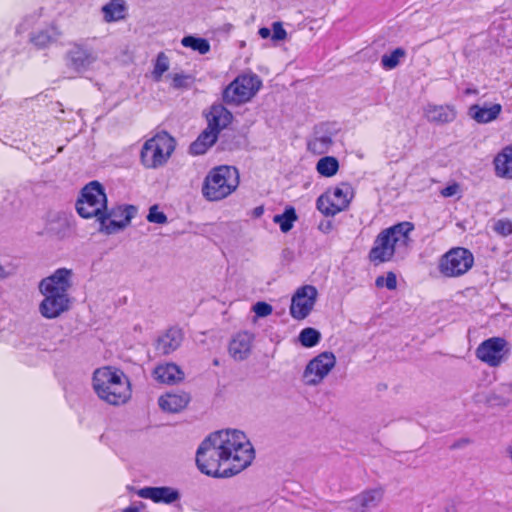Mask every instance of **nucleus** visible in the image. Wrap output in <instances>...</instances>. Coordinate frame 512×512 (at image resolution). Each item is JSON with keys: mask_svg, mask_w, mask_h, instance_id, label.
I'll use <instances>...</instances> for the list:
<instances>
[{"mask_svg": "<svg viewBox=\"0 0 512 512\" xmlns=\"http://www.w3.org/2000/svg\"><path fill=\"white\" fill-rule=\"evenodd\" d=\"M255 458V451L246 434L237 429L211 433L196 452L199 470L218 478L232 477L247 467Z\"/></svg>", "mask_w": 512, "mask_h": 512, "instance_id": "f257e3e1", "label": "nucleus"}, {"mask_svg": "<svg viewBox=\"0 0 512 512\" xmlns=\"http://www.w3.org/2000/svg\"><path fill=\"white\" fill-rule=\"evenodd\" d=\"M414 224L408 221L383 229L375 238L369 259L375 264L390 262L395 257L403 259L412 242L410 237Z\"/></svg>", "mask_w": 512, "mask_h": 512, "instance_id": "f03ea898", "label": "nucleus"}, {"mask_svg": "<svg viewBox=\"0 0 512 512\" xmlns=\"http://www.w3.org/2000/svg\"><path fill=\"white\" fill-rule=\"evenodd\" d=\"M92 387L100 400L113 406L127 403L132 395L128 376L112 366H103L93 372Z\"/></svg>", "mask_w": 512, "mask_h": 512, "instance_id": "7ed1b4c3", "label": "nucleus"}, {"mask_svg": "<svg viewBox=\"0 0 512 512\" xmlns=\"http://www.w3.org/2000/svg\"><path fill=\"white\" fill-rule=\"evenodd\" d=\"M240 183V175L234 166L221 165L212 168L204 178L202 195L210 202L221 201L234 193Z\"/></svg>", "mask_w": 512, "mask_h": 512, "instance_id": "20e7f679", "label": "nucleus"}, {"mask_svg": "<svg viewBox=\"0 0 512 512\" xmlns=\"http://www.w3.org/2000/svg\"><path fill=\"white\" fill-rule=\"evenodd\" d=\"M39 291L44 297L39 305L40 314L47 319L59 317L64 312V268L42 279Z\"/></svg>", "mask_w": 512, "mask_h": 512, "instance_id": "39448f33", "label": "nucleus"}, {"mask_svg": "<svg viewBox=\"0 0 512 512\" xmlns=\"http://www.w3.org/2000/svg\"><path fill=\"white\" fill-rule=\"evenodd\" d=\"M175 146V139L167 132L157 133L142 146L140 153L142 165L147 169L164 166L173 154Z\"/></svg>", "mask_w": 512, "mask_h": 512, "instance_id": "423d86ee", "label": "nucleus"}, {"mask_svg": "<svg viewBox=\"0 0 512 512\" xmlns=\"http://www.w3.org/2000/svg\"><path fill=\"white\" fill-rule=\"evenodd\" d=\"M107 204L108 199L103 185L98 181H91L83 187L76 202V210L82 218H94L98 222L103 219Z\"/></svg>", "mask_w": 512, "mask_h": 512, "instance_id": "0eeeda50", "label": "nucleus"}, {"mask_svg": "<svg viewBox=\"0 0 512 512\" xmlns=\"http://www.w3.org/2000/svg\"><path fill=\"white\" fill-rule=\"evenodd\" d=\"M261 86L262 81L256 74H242L224 89L222 99L228 105L238 106L249 102Z\"/></svg>", "mask_w": 512, "mask_h": 512, "instance_id": "6e6552de", "label": "nucleus"}, {"mask_svg": "<svg viewBox=\"0 0 512 512\" xmlns=\"http://www.w3.org/2000/svg\"><path fill=\"white\" fill-rule=\"evenodd\" d=\"M336 356L330 351H324L313 357L306 364L301 381L305 386L317 387L321 385L335 368Z\"/></svg>", "mask_w": 512, "mask_h": 512, "instance_id": "1a4fd4ad", "label": "nucleus"}, {"mask_svg": "<svg viewBox=\"0 0 512 512\" xmlns=\"http://www.w3.org/2000/svg\"><path fill=\"white\" fill-rule=\"evenodd\" d=\"M473 265V254L466 248L456 247L440 258L438 270L444 277L457 278L466 274Z\"/></svg>", "mask_w": 512, "mask_h": 512, "instance_id": "9d476101", "label": "nucleus"}, {"mask_svg": "<svg viewBox=\"0 0 512 512\" xmlns=\"http://www.w3.org/2000/svg\"><path fill=\"white\" fill-rule=\"evenodd\" d=\"M511 347L502 337H491L481 342L475 350L478 360L489 367H499L509 358Z\"/></svg>", "mask_w": 512, "mask_h": 512, "instance_id": "9b49d317", "label": "nucleus"}, {"mask_svg": "<svg viewBox=\"0 0 512 512\" xmlns=\"http://www.w3.org/2000/svg\"><path fill=\"white\" fill-rule=\"evenodd\" d=\"M137 209L133 205H118L105 210L103 219L98 221V231L105 235H112L124 230L135 217Z\"/></svg>", "mask_w": 512, "mask_h": 512, "instance_id": "f8f14e48", "label": "nucleus"}, {"mask_svg": "<svg viewBox=\"0 0 512 512\" xmlns=\"http://www.w3.org/2000/svg\"><path fill=\"white\" fill-rule=\"evenodd\" d=\"M352 197V188L348 184H341L317 199V209L326 216H334L349 206Z\"/></svg>", "mask_w": 512, "mask_h": 512, "instance_id": "ddd939ff", "label": "nucleus"}, {"mask_svg": "<svg viewBox=\"0 0 512 512\" xmlns=\"http://www.w3.org/2000/svg\"><path fill=\"white\" fill-rule=\"evenodd\" d=\"M318 298V290L313 285L298 288L291 299L290 315L296 320H303L312 312Z\"/></svg>", "mask_w": 512, "mask_h": 512, "instance_id": "4468645a", "label": "nucleus"}, {"mask_svg": "<svg viewBox=\"0 0 512 512\" xmlns=\"http://www.w3.org/2000/svg\"><path fill=\"white\" fill-rule=\"evenodd\" d=\"M383 499V488H369L346 500L344 507L348 512H372L382 504Z\"/></svg>", "mask_w": 512, "mask_h": 512, "instance_id": "2eb2a0df", "label": "nucleus"}, {"mask_svg": "<svg viewBox=\"0 0 512 512\" xmlns=\"http://www.w3.org/2000/svg\"><path fill=\"white\" fill-rule=\"evenodd\" d=\"M423 116L430 124L444 126L454 122L458 116L455 105L428 103L423 108Z\"/></svg>", "mask_w": 512, "mask_h": 512, "instance_id": "dca6fc26", "label": "nucleus"}, {"mask_svg": "<svg viewBox=\"0 0 512 512\" xmlns=\"http://www.w3.org/2000/svg\"><path fill=\"white\" fill-rule=\"evenodd\" d=\"M137 495L143 499L164 504H172L180 499L179 491L169 486L144 487L137 491Z\"/></svg>", "mask_w": 512, "mask_h": 512, "instance_id": "f3484780", "label": "nucleus"}, {"mask_svg": "<svg viewBox=\"0 0 512 512\" xmlns=\"http://www.w3.org/2000/svg\"><path fill=\"white\" fill-rule=\"evenodd\" d=\"M254 335L247 331L237 333L230 341L228 351L235 361H243L249 357L252 350Z\"/></svg>", "mask_w": 512, "mask_h": 512, "instance_id": "a211bd4d", "label": "nucleus"}, {"mask_svg": "<svg viewBox=\"0 0 512 512\" xmlns=\"http://www.w3.org/2000/svg\"><path fill=\"white\" fill-rule=\"evenodd\" d=\"M152 376L160 383L173 385L184 379V372L175 363H163L154 368Z\"/></svg>", "mask_w": 512, "mask_h": 512, "instance_id": "6ab92c4d", "label": "nucleus"}, {"mask_svg": "<svg viewBox=\"0 0 512 512\" xmlns=\"http://www.w3.org/2000/svg\"><path fill=\"white\" fill-rule=\"evenodd\" d=\"M232 119V113L223 105H213L207 114V127L219 134L231 123Z\"/></svg>", "mask_w": 512, "mask_h": 512, "instance_id": "aec40b11", "label": "nucleus"}, {"mask_svg": "<svg viewBox=\"0 0 512 512\" xmlns=\"http://www.w3.org/2000/svg\"><path fill=\"white\" fill-rule=\"evenodd\" d=\"M182 340V331L177 328H170L158 338L156 350L162 355H169L180 347Z\"/></svg>", "mask_w": 512, "mask_h": 512, "instance_id": "412c9836", "label": "nucleus"}, {"mask_svg": "<svg viewBox=\"0 0 512 512\" xmlns=\"http://www.w3.org/2000/svg\"><path fill=\"white\" fill-rule=\"evenodd\" d=\"M502 112L501 104L472 105L469 108V116L477 123L486 124L496 120Z\"/></svg>", "mask_w": 512, "mask_h": 512, "instance_id": "4be33fe9", "label": "nucleus"}, {"mask_svg": "<svg viewBox=\"0 0 512 512\" xmlns=\"http://www.w3.org/2000/svg\"><path fill=\"white\" fill-rule=\"evenodd\" d=\"M190 396L185 392L166 393L158 399L160 408L169 413H177L183 410L189 403Z\"/></svg>", "mask_w": 512, "mask_h": 512, "instance_id": "5701e85b", "label": "nucleus"}, {"mask_svg": "<svg viewBox=\"0 0 512 512\" xmlns=\"http://www.w3.org/2000/svg\"><path fill=\"white\" fill-rule=\"evenodd\" d=\"M493 164L496 176L512 179V145L503 147L494 157Z\"/></svg>", "mask_w": 512, "mask_h": 512, "instance_id": "b1692460", "label": "nucleus"}, {"mask_svg": "<svg viewBox=\"0 0 512 512\" xmlns=\"http://www.w3.org/2000/svg\"><path fill=\"white\" fill-rule=\"evenodd\" d=\"M69 60L70 67L79 73L86 70L96 60V57L87 49L74 45L69 50Z\"/></svg>", "mask_w": 512, "mask_h": 512, "instance_id": "393cba45", "label": "nucleus"}, {"mask_svg": "<svg viewBox=\"0 0 512 512\" xmlns=\"http://www.w3.org/2000/svg\"><path fill=\"white\" fill-rule=\"evenodd\" d=\"M60 36V31L54 26L37 30L30 35V42L38 49H43L54 43Z\"/></svg>", "mask_w": 512, "mask_h": 512, "instance_id": "a878e982", "label": "nucleus"}, {"mask_svg": "<svg viewBox=\"0 0 512 512\" xmlns=\"http://www.w3.org/2000/svg\"><path fill=\"white\" fill-rule=\"evenodd\" d=\"M217 138L218 134L207 127L190 145V153L193 155L204 154L216 142Z\"/></svg>", "mask_w": 512, "mask_h": 512, "instance_id": "bb28decb", "label": "nucleus"}, {"mask_svg": "<svg viewBox=\"0 0 512 512\" xmlns=\"http://www.w3.org/2000/svg\"><path fill=\"white\" fill-rule=\"evenodd\" d=\"M333 144L332 137L328 134L316 133L315 136L308 142L307 149L315 155L326 154Z\"/></svg>", "mask_w": 512, "mask_h": 512, "instance_id": "cd10ccee", "label": "nucleus"}, {"mask_svg": "<svg viewBox=\"0 0 512 512\" xmlns=\"http://www.w3.org/2000/svg\"><path fill=\"white\" fill-rule=\"evenodd\" d=\"M106 22H115L125 18L127 8L122 2H108L102 7Z\"/></svg>", "mask_w": 512, "mask_h": 512, "instance_id": "c85d7f7f", "label": "nucleus"}, {"mask_svg": "<svg viewBox=\"0 0 512 512\" xmlns=\"http://www.w3.org/2000/svg\"><path fill=\"white\" fill-rule=\"evenodd\" d=\"M316 171L323 177H333L339 171V161L333 156H323L316 163Z\"/></svg>", "mask_w": 512, "mask_h": 512, "instance_id": "c756f323", "label": "nucleus"}, {"mask_svg": "<svg viewBox=\"0 0 512 512\" xmlns=\"http://www.w3.org/2000/svg\"><path fill=\"white\" fill-rule=\"evenodd\" d=\"M407 56L404 48L398 47L390 53H385L381 57V65L386 70L395 69Z\"/></svg>", "mask_w": 512, "mask_h": 512, "instance_id": "7c9ffc66", "label": "nucleus"}, {"mask_svg": "<svg viewBox=\"0 0 512 512\" xmlns=\"http://www.w3.org/2000/svg\"><path fill=\"white\" fill-rule=\"evenodd\" d=\"M298 219L296 211L293 207H287L282 214H277L273 217V222L280 226L283 233L289 232Z\"/></svg>", "mask_w": 512, "mask_h": 512, "instance_id": "2f4dec72", "label": "nucleus"}, {"mask_svg": "<svg viewBox=\"0 0 512 512\" xmlns=\"http://www.w3.org/2000/svg\"><path fill=\"white\" fill-rule=\"evenodd\" d=\"M298 339L303 347L311 348L320 342L321 333L315 328L307 327L300 332Z\"/></svg>", "mask_w": 512, "mask_h": 512, "instance_id": "473e14b6", "label": "nucleus"}, {"mask_svg": "<svg viewBox=\"0 0 512 512\" xmlns=\"http://www.w3.org/2000/svg\"><path fill=\"white\" fill-rule=\"evenodd\" d=\"M181 44L184 47L191 48L194 51H198L200 54H206L210 51V44L204 38H196L193 36H186L181 40Z\"/></svg>", "mask_w": 512, "mask_h": 512, "instance_id": "72a5a7b5", "label": "nucleus"}, {"mask_svg": "<svg viewBox=\"0 0 512 512\" xmlns=\"http://www.w3.org/2000/svg\"><path fill=\"white\" fill-rule=\"evenodd\" d=\"M170 62L168 56L164 52H160L154 63L152 77L155 81H160L163 74L169 70Z\"/></svg>", "mask_w": 512, "mask_h": 512, "instance_id": "f704fd0d", "label": "nucleus"}, {"mask_svg": "<svg viewBox=\"0 0 512 512\" xmlns=\"http://www.w3.org/2000/svg\"><path fill=\"white\" fill-rule=\"evenodd\" d=\"M171 78L174 89L188 88L192 82L191 76L182 73H176Z\"/></svg>", "mask_w": 512, "mask_h": 512, "instance_id": "c9c22d12", "label": "nucleus"}, {"mask_svg": "<svg viewBox=\"0 0 512 512\" xmlns=\"http://www.w3.org/2000/svg\"><path fill=\"white\" fill-rule=\"evenodd\" d=\"M147 220L151 223L164 224L167 222V217L156 205H154L149 209Z\"/></svg>", "mask_w": 512, "mask_h": 512, "instance_id": "e433bc0d", "label": "nucleus"}, {"mask_svg": "<svg viewBox=\"0 0 512 512\" xmlns=\"http://www.w3.org/2000/svg\"><path fill=\"white\" fill-rule=\"evenodd\" d=\"M494 230L502 236H508L512 234V222L508 219L498 220L494 225Z\"/></svg>", "mask_w": 512, "mask_h": 512, "instance_id": "4c0bfd02", "label": "nucleus"}, {"mask_svg": "<svg viewBox=\"0 0 512 512\" xmlns=\"http://www.w3.org/2000/svg\"><path fill=\"white\" fill-rule=\"evenodd\" d=\"M252 310L257 317H267L273 312L272 306L266 302H257L253 305Z\"/></svg>", "mask_w": 512, "mask_h": 512, "instance_id": "58836bf2", "label": "nucleus"}, {"mask_svg": "<svg viewBox=\"0 0 512 512\" xmlns=\"http://www.w3.org/2000/svg\"><path fill=\"white\" fill-rule=\"evenodd\" d=\"M61 218L58 214L50 213L47 216V229L49 232L60 231L62 227V223L60 222Z\"/></svg>", "mask_w": 512, "mask_h": 512, "instance_id": "ea45409f", "label": "nucleus"}, {"mask_svg": "<svg viewBox=\"0 0 512 512\" xmlns=\"http://www.w3.org/2000/svg\"><path fill=\"white\" fill-rule=\"evenodd\" d=\"M272 30H273L272 40L282 41V40L286 39L287 33H286L285 29L282 27L281 22H274L272 25Z\"/></svg>", "mask_w": 512, "mask_h": 512, "instance_id": "a19ab883", "label": "nucleus"}, {"mask_svg": "<svg viewBox=\"0 0 512 512\" xmlns=\"http://www.w3.org/2000/svg\"><path fill=\"white\" fill-rule=\"evenodd\" d=\"M385 286L389 290H394L397 287V278L396 275L393 272H388L387 276L385 277Z\"/></svg>", "mask_w": 512, "mask_h": 512, "instance_id": "79ce46f5", "label": "nucleus"}, {"mask_svg": "<svg viewBox=\"0 0 512 512\" xmlns=\"http://www.w3.org/2000/svg\"><path fill=\"white\" fill-rule=\"evenodd\" d=\"M458 191H459V185L454 183V184L449 185V186L445 187L444 189H442L441 195L444 197H451V196L456 195L458 193Z\"/></svg>", "mask_w": 512, "mask_h": 512, "instance_id": "37998d69", "label": "nucleus"}, {"mask_svg": "<svg viewBox=\"0 0 512 512\" xmlns=\"http://www.w3.org/2000/svg\"><path fill=\"white\" fill-rule=\"evenodd\" d=\"M13 274V272L9 269H7L4 265L0 263V279H6L10 277Z\"/></svg>", "mask_w": 512, "mask_h": 512, "instance_id": "c03bdc74", "label": "nucleus"}, {"mask_svg": "<svg viewBox=\"0 0 512 512\" xmlns=\"http://www.w3.org/2000/svg\"><path fill=\"white\" fill-rule=\"evenodd\" d=\"M333 228V225L330 221H327L326 223H321L319 225V229L324 233H329Z\"/></svg>", "mask_w": 512, "mask_h": 512, "instance_id": "a18cd8bd", "label": "nucleus"}, {"mask_svg": "<svg viewBox=\"0 0 512 512\" xmlns=\"http://www.w3.org/2000/svg\"><path fill=\"white\" fill-rule=\"evenodd\" d=\"M258 33L261 36V38L266 39V38L270 37L271 30L269 28L262 27V28L259 29Z\"/></svg>", "mask_w": 512, "mask_h": 512, "instance_id": "49530a36", "label": "nucleus"}, {"mask_svg": "<svg viewBox=\"0 0 512 512\" xmlns=\"http://www.w3.org/2000/svg\"><path fill=\"white\" fill-rule=\"evenodd\" d=\"M142 508L143 505H141V507L132 505L123 509V512H140Z\"/></svg>", "mask_w": 512, "mask_h": 512, "instance_id": "de8ad7c7", "label": "nucleus"}, {"mask_svg": "<svg viewBox=\"0 0 512 512\" xmlns=\"http://www.w3.org/2000/svg\"><path fill=\"white\" fill-rule=\"evenodd\" d=\"M443 512H459V511L454 504H449L444 508Z\"/></svg>", "mask_w": 512, "mask_h": 512, "instance_id": "09e8293b", "label": "nucleus"}, {"mask_svg": "<svg viewBox=\"0 0 512 512\" xmlns=\"http://www.w3.org/2000/svg\"><path fill=\"white\" fill-rule=\"evenodd\" d=\"M384 281H385V278H384L383 276L378 277V278L376 279V282H375V283H376V286H377V287H382V286H384V285H385Z\"/></svg>", "mask_w": 512, "mask_h": 512, "instance_id": "8fccbe9b", "label": "nucleus"}, {"mask_svg": "<svg viewBox=\"0 0 512 512\" xmlns=\"http://www.w3.org/2000/svg\"><path fill=\"white\" fill-rule=\"evenodd\" d=\"M506 454L512 462V445L506 448Z\"/></svg>", "mask_w": 512, "mask_h": 512, "instance_id": "3c124183", "label": "nucleus"}]
</instances>
